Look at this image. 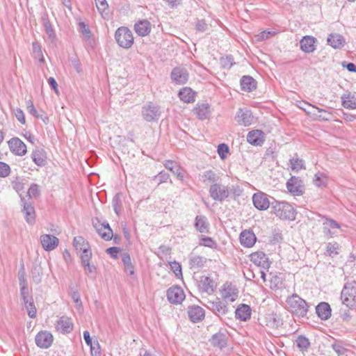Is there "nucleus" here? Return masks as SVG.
Masks as SVG:
<instances>
[{
	"instance_id": "nucleus-1",
	"label": "nucleus",
	"mask_w": 356,
	"mask_h": 356,
	"mask_svg": "<svg viewBox=\"0 0 356 356\" xmlns=\"http://www.w3.org/2000/svg\"><path fill=\"white\" fill-rule=\"evenodd\" d=\"M272 213L283 220H293L296 218V213L293 207L285 202L273 200L271 202Z\"/></svg>"
},
{
	"instance_id": "nucleus-2",
	"label": "nucleus",
	"mask_w": 356,
	"mask_h": 356,
	"mask_svg": "<svg viewBox=\"0 0 356 356\" xmlns=\"http://www.w3.org/2000/svg\"><path fill=\"white\" fill-rule=\"evenodd\" d=\"M289 310L294 315L304 317L307 315L309 306L307 302L297 294H293L286 300Z\"/></svg>"
},
{
	"instance_id": "nucleus-3",
	"label": "nucleus",
	"mask_w": 356,
	"mask_h": 356,
	"mask_svg": "<svg viewBox=\"0 0 356 356\" xmlns=\"http://www.w3.org/2000/svg\"><path fill=\"white\" fill-rule=\"evenodd\" d=\"M115 38L118 45L124 49H129L134 44L132 32L124 26H121L117 29Z\"/></svg>"
},
{
	"instance_id": "nucleus-4",
	"label": "nucleus",
	"mask_w": 356,
	"mask_h": 356,
	"mask_svg": "<svg viewBox=\"0 0 356 356\" xmlns=\"http://www.w3.org/2000/svg\"><path fill=\"white\" fill-rule=\"evenodd\" d=\"M209 192L213 200L222 202L229 196L230 188L228 186L222 184L219 181L210 186Z\"/></svg>"
},
{
	"instance_id": "nucleus-5",
	"label": "nucleus",
	"mask_w": 356,
	"mask_h": 356,
	"mask_svg": "<svg viewBox=\"0 0 356 356\" xmlns=\"http://www.w3.org/2000/svg\"><path fill=\"white\" fill-rule=\"evenodd\" d=\"M341 299L343 305L353 308L356 303V288L352 284H346L341 291Z\"/></svg>"
},
{
	"instance_id": "nucleus-6",
	"label": "nucleus",
	"mask_w": 356,
	"mask_h": 356,
	"mask_svg": "<svg viewBox=\"0 0 356 356\" xmlns=\"http://www.w3.org/2000/svg\"><path fill=\"white\" fill-rule=\"evenodd\" d=\"M323 232L325 236L332 238L337 236L341 230L340 225L332 218L323 216Z\"/></svg>"
},
{
	"instance_id": "nucleus-7",
	"label": "nucleus",
	"mask_w": 356,
	"mask_h": 356,
	"mask_svg": "<svg viewBox=\"0 0 356 356\" xmlns=\"http://www.w3.org/2000/svg\"><path fill=\"white\" fill-rule=\"evenodd\" d=\"M204 305L218 316L225 315L228 312V307L218 298L212 300H208Z\"/></svg>"
},
{
	"instance_id": "nucleus-8",
	"label": "nucleus",
	"mask_w": 356,
	"mask_h": 356,
	"mask_svg": "<svg viewBox=\"0 0 356 356\" xmlns=\"http://www.w3.org/2000/svg\"><path fill=\"white\" fill-rule=\"evenodd\" d=\"M161 111L159 107L152 103L145 105L142 109V115L147 122L157 120L160 117Z\"/></svg>"
},
{
	"instance_id": "nucleus-9",
	"label": "nucleus",
	"mask_w": 356,
	"mask_h": 356,
	"mask_svg": "<svg viewBox=\"0 0 356 356\" xmlns=\"http://www.w3.org/2000/svg\"><path fill=\"white\" fill-rule=\"evenodd\" d=\"M53 335L47 331H40L35 338L36 345L43 349L49 348L53 343Z\"/></svg>"
},
{
	"instance_id": "nucleus-10",
	"label": "nucleus",
	"mask_w": 356,
	"mask_h": 356,
	"mask_svg": "<svg viewBox=\"0 0 356 356\" xmlns=\"http://www.w3.org/2000/svg\"><path fill=\"white\" fill-rule=\"evenodd\" d=\"M93 226L97 232L105 241H108L113 238V233L109 224L106 222L101 223L99 221L93 222Z\"/></svg>"
},
{
	"instance_id": "nucleus-11",
	"label": "nucleus",
	"mask_w": 356,
	"mask_h": 356,
	"mask_svg": "<svg viewBox=\"0 0 356 356\" xmlns=\"http://www.w3.org/2000/svg\"><path fill=\"white\" fill-rule=\"evenodd\" d=\"M167 298L172 304H180L185 298V294L179 286L170 287L167 291Z\"/></svg>"
},
{
	"instance_id": "nucleus-12",
	"label": "nucleus",
	"mask_w": 356,
	"mask_h": 356,
	"mask_svg": "<svg viewBox=\"0 0 356 356\" xmlns=\"http://www.w3.org/2000/svg\"><path fill=\"white\" fill-rule=\"evenodd\" d=\"M238 294V289L231 283H226L223 285L221 291V296L223 300L234 302L237 299Z\"/></svg>"
},
{
	"instance_id": "nucleus-13",
	"label": "nucleus",
	"mask_w": 356,
	"mask_h": 356,
	"mask_svg": "<svg viewBox=\"0 0 356 356\" xmlns=\"http://www.w3.org/2000/svg\"><path fill=\"white\" fill-rule=\"evenodd\" d=\"M252 201L254 207L259 210H266L271 204L268 195L264 193H254Z\"/></svg>"
},
{
	"instance_id": "nucleus-14",
	"label": "nucleus",
	"mask_w": 356,
	"mask_h": 356,
	"mask_svg": "<svg viewBox=\"0 0 356 356\" xmlns=\"http://www.w3.org/2000/svg\"><path fill=\"white\" fill-rule=\"evenodd\" d=\"M250 261L255 265L264 269L269 268L270 263L266 254L263 252H256L250 254Z\"/></svg>"
},
{
	"instance_id": "nucleus-15",
	"label": "nucleus",
	"mask_w": 356,
	"mask_h": 356,
	"mask_svg": "<svg viewBox=\"0 0 356 356\" xmlns=\"http://www.w3.org/2000/svg\"><path fill=\"white\" fill-rule=\"evenodd\" d=\"M172 80L177 84H184L188 79V73L185 67H177L171 72Z\"/></svg>"
},
{
	"instance_id": "nucleus-16",
	"label": "nucleus",
	"mask_w": 356,
	"mask_h": 356,
	"mask_svg": "<svg viewBox=\"0 0 356 356\" xmlns=\"http://www.w3.org/2000/svg\"><path fill=\"white\" fill-rule=\"evenodd\" d=\"M289 191L294 195H300L303 193L304 187L301 179L296 177H291L286 183Z\"/></svg>"
},
{
	"instance_id": "nucleus-17",
	"label": "nucleus",
	"mask_w": 356,
	"mask_h": 356,
	"mask_svg": "<svg viewBox=\"0 0 356 356\" xmlns=\"http://www.w3.org/2000/svg\"><path fill=\"white\" fill-rule=\"evenodd\" d=\"M10 151L18 156L24 155L27 150L26 145L18 138H13L8 142Z\"/></svg>"
},
{
	"instance_id": "nucleus-18",
	"label": "nucleus",
	"mask_w": 356,
	"mask_h": 356,
	"mask_svg": "<svg viewBox=\"0 0 356 356\" xmlns=\"http://www.w3.org/2000/svg\"><path fill=\"white\" fill-rule=\"evenodd\" d=\"M40 241L43 248L47 251L55 249L58 245V238L50 234L42 235Z\"/></svg>"
},
{
	"instance_id": "nucleus-19",
	"label": "nucleus",
	"mask_w": 356,
	"mask_h": 356,
	"mask_svg": "<svg viewBox=\"0 0 356 356\" xmlns=\"http://www.w3.org/2000/svg\"><path fill=\"white\" fill-rule=\"evenodd\" d=\"M188 315L193 323L202 321L205 316V312L203 308L197 305H193L188 307Z\"/></svg>"
},
{
	"instance_id": "nucleus-20",
	"label": "nucleus",
	"mask_w": 356,
	"mask_h": 356,
	"mask_svg": "<svg viewBox=\"0 0 356 356\" xmlns=\"http://www.w3.org/2000/svg\"><path fill=\"white\" fill-rule=\"evenodd\" d=\"M247 140L251 145H261L264 141V134L260 130H252L248 134Z\"/></svg>"
},
{
	"instance_id": "nucleus-21",
	"label": "nucleus",
	"mask_w": 356,
	"mask_h": 356,
	"mask_svg": "<svg viewBox=\"0 0 356 356\" xmlns=\"http://www.w3.org/2000/svg\"><path fill=\"white\" fill-rule=\"evenodd\" d=\"M56 328L62 333H69L73 329V324L70 318L62 316L57 321Z\"/></svg>"
},
{
	"instance_id": "nucleus-22",
	"label": "nucleus",
	"mask_w": 356,
	"mask_h": 356,
	"mask_svg": "<svg viewBox=\"0 0 356 356\" xmlns=\"http://www.w3.org/2000/svg\"><path fill=\"white\" fill-rule=\"evenodd\" d=\"M256 239L254 234L250 230H245L240 234L241 243L247 248L253 246L256 242Z\"/></svg>"
},
{
	"instance_id": "nucleus-23",
	"label": "nucleus",
	"mask_w": 356,
	"mask_h": 356,
	"mask_svg": "<svg viewBox=\"0 0 356 356\" xmlns=\"http://www.w3.org/2000/svg\"><path fill=\"white\" fill-rule=\"evenodd\" d=\"M134 30L138 35L146 36L151 31V24L146 19L139 21L134 25Z\"/></svg>"
},
{
	"instance_id": "nucleus-24",
	"label": "nucleus",
	"mask_w": 356,
	"mask_h": 356,
	"mask_svg": "<svg viewBox=\"0 0 356 356\" xmlns=\"http://www.w3.org/2000/svg\"><path fill=\"white\" fill-rule=\"evenodd\" d=\"M316 38L313 36H304L300 42V49L306 53H312L315 50Z\"/></svg>"
},
{
	"instance_id": "nucleus-25",
	"label": "nucleus",
	"mask_w": 356,
	"mask_h": 356,
	"mask_svg": "<svg viewBox=\"0 0 356 356\" xmlns=\"http://www.w3.org/2000/svg\"><path fill=\"white\" fill-rule=\"evenodd\" d=\"M318 316L322 320H327L331 316V308L328 303L322 302L316 307Z\"/></svg>"
},
{
	"instance_id": "nucleus-26",
	"label": "nucleus",
	"mask_w": 356,
	"mask_h": 356,
	"mask_svg": "<svg viewBox=\"0 0 356 356\" xmlns=\"http://www.w3.org/2000/svg\"><path fill=\"white\" fill-rule=\"evenodd\" d=\"M200 286L202 291L211 294L216 289L214 281L209 277H202L200 282Z\"/></svg>"
},
{
	"instance_id": "nucleus-27",
	"label": "nucleus",
	"mask_w": 356,
	"mask_h": 356,
	"mask_svg": "<svg viewBox=\"0 0 356 356\" xmlns=\"http://www.w3.org/2000/svg\"><path fill=\"white\" fill-rule=\"evenodd\" d=\"M327 42L328 44L334 49H341L344 46V38L338 33H331L329 35Z\"/></svg>"
},
{
	"instance_id": "nucleus-28",
	"label": "nucleus",
	"mask_w": 356,
	"mask_h": 356,
	"mask_svg": "<svg viewBox=\"0 0 356 356\" xmlns=\"http://www.w3.org/2000/svg\"><path fill=\"white\" fill-rule=\"evenodd\" d=\"M304 104L306 106V107L300 106V108H302L303 111H305L307 114L312 115L316 116V118H321L323 120H329V118L327 116L322 115H317L314 112L316 110L319 113H323L325 114L330 115V113H327L325 110L319 108L315 106H313L310 104H307L305 102L304 103Z\"/></svg>"
},
{
	"instance_id": "nucleus-29",
	"label": "nucleus",
	"mask_w": 356,
	"mask_h": 356,
	"mask_svg": "<svg viewBox=\"0 0 356 356\" xmlns=\"http://www.w3.org/2000/svg\"><path fill=\"white\" fill-rule=\"evenodd\" d=\"M235 315L236 318L245 321L250 318L251 309L248 305L242 304L236 309Z\"/></svg>"
},
{
	"instance_id": "nucleus-30",
	"label": "nucleus",
	"mask_w": 356,
	"mask_h": 356,
	"mask_svg": "<svg viewBox=\"0 0 356 356\" xmlns=\"http://www.w3.org/2000/svg\"><path fill=\"white\" fill-rule=\"evenodd\" d=\"M241 89L246 92H251L256 89L257 81L250 76H243L241 79Z\"/></svg>"
},
{
	"instance_id": "nucleus-31",
	"label": "nucleus",
	"mask_w": 356,
	"mask_h": 356,
	"mask_svg": "<svg viewBox=\"0 0 356 356\" xmlns=\"http://www.w3.org/2000/svg\"><path fill=\"white\" fill-rule=\"evenodd\" d=\"M164 166L165 168L171 171L175 175H176L178 179L183 180L184 174L182 173V170L176 162L170 160L165 161L164 163Z\"/></svg>"
},
{
	"instance_id": "nucleus-32",
	"label": "nucleus",
	"mask_w": 356,
	"mask_h": 356,
	"mask_svg": "<svg viewBox=\"0 0 356 356\" xmlns=\"http://www.w3.org/2000/svg\"><path fill=\"white\" fill-rule=\"evenodd\" d=\"M195 227L201 233L209 232V224L207 218L204 216H197L195 218Z\"/></svg>"
},
{
	"instance_id": "nucleus-33",
	"label": "nucleus",
	"mask_w": 356,
	"mask_h": 356,
	"mask_svg": "<svg viewBox=\"0 0 356 356\" xmlns=\"http://www.w3.org/2000/svg\"><path fill=\"white\" fill-rule=\"evenodd\" d=\"M342 105L346 108L355 109L356 108V93H348L343 95L342 97Z\"/></svg>"
},
{
	"instance_id": "nucleus-34",
	"label": "nucleus",
	"mask_w": 356,
	"mask_h": 356,
	"mask_svg": "<svg viewBox=\"0 0 356 356\" xmlns=\"http://www.w3.org/2000/svg\"><path fill=\"white\" fill-rule=\"evenodd\" d=\"M194 112L199 119L205 120L209 118L210 113L209 106L207 104L197 105L194 108Z\"/></svg>"
},
{
	"instance_id": "nucleus-35",
	"label": "nucleus",
	"mask_w": 356,
	"mask_h": 356,
	"mask_svg": "<svg viewBox=\"0 0 356 356\" xmlns=\"http://www.w3.org/2000/svg\"><path fill=\"white\" fill-rule=\"evenodd\" d=\"M201 177L204 183L209 181L211 183V184L217 183L221 179L220 177L211 170L204 171L201 175Z\"/></svg>"
},
{
	"instance_id": "nucleus-36",
	"label": "nucleus",
	"mask_w": 356,
	"mask_h": 356,
	"mask_svg": "<svg viewBox=\"0 0 356 356\" xmlns=\"http://www.w3.org/2000/svg\"><path fill=\"white\" fill-rule=\"evenodd\" d=\"M79 31L82 33L88 44L91 47L93 44L94 40L92 38V33L87 24L83 22L79 23Z\"/></svg>"
},
{
	"instance_id": "nucleus-37",
	"label": "nucleus",
	"mask_w": 356,
	"mask_h": 356,
	"mask_svg": "<svg viewBox=\"0 0 356 356\" xmlns=\"http://www.w3.org/2000/svg\"><path fill=\"white\" fill-rule=\"evenodd\" d=\"M236 121L242 125L249 126L252 123V116L251 114L248 112H243L242 110H240L237 115L236 117Z\"/></svg>"
},
{
	"instance_id": "nucleus-38",
	"label": "nucleus",
	"mask_w": 356,
	"mask_h": 356,
	"mask_svg": "<svg viewBox=\"0 0 356 356\" xmlns=\"http://www.w3.org/2000/svg\"><path fill=\"white\" fill-rule=\"evenodd\" d=\"M31 157L34 163L38 166H43L46 163V156L42 149L33 151Z\"/></svg>"
},
{
	"instance_id": "nucleus-39",
	"label": "nucleus",
	"mask_w": 356,
	"mask_h": 356,
	"mask_svg": "<svg viewBox=\"0 0 356 356\" xmlns=\"http://www.w3.org/2000/svg\"><path fill=\"white\" fill-rule=\"evenodd\" d=\"M211 341L214 346L222 348L227 345V337L225 334L217 333L213 335Z\"/></svg>"
},
{
	"instance_id": "nucleus-40",
	"label": "nucleus",
	"mask_w": 356,
	"mask_h": 356,
	"mask_svg": "<svg viewBox=\"0 0 356 356\" xmlns=\"http://www.w3.org/2000/svg\"><path fill=\"white\" fill-rule=\"evenodd\" d=\"M179 97L181 100L186 103H190L195 101L194 92L189 88H184L179 92Z\"/></svg>"
},
{
	"instance_id": "nucleus-41",
	"label": "nucleus",
	"mask_w": 356,
	"mask_h": 356,
	"mask_svg": "<svg viewBox=\"0 0 356 356\" xmlns=\"http://www.w3.org/2000/svg\"><path fill=\"white\" fill-rule=\"evenodd\" d=\"M73 245L78 252H83L84 249H90V245L82 236L74 238Z\"/></svg>"
},
{
	"instance_id": "nucleus-42",
	"label": "nucleus",
	"mask_w": 356,
	"mask_h": 356,
	"mask_svg": "<svg viewBox=\"0 0 356 356\" xmlns=\"http://www.w3.org/2000/svg\"><path fill=\"white\" fill-rule=\"evenodd\" d=\"M23 213L25 215L26 220L28 223L32 224L35 220V210L34 208L28 203H24Z\"/></svg>"
},
{
	"instance_id": "nucleus-43",
	"label": "nucleus",
	"mask_w": 356,
	"mask_h": 356,
	"mask_svg": "<svg viewBox=\"0 0 356 356\" xmlns=\"http://www.w3.org/2000/svg\"><path fill=\"white\" fill-rule=\"evenodd\" d=\"M112 206L113 207L115 213L119 216L122 209V200L121 195L120 193H117L112 200Z\"/></svg>"
},
{
	"instance_id": "nucleus-44",
	"label": "nucleus",
	"mask_w": 356,
	"mask_h": 356,
	"mask_svg": "<svg viewBox=\"0 0 356 356\" xmlns=\"http://www.w3.org/2000/svg\"><path fill=\"white\" fill-rule=\"evenodd\" d=\"M297 346L302 351H307L310 346V342L307 338L304 336H299L296 339Z\"/></svg>"
},
{
	"instance_id": "nucleus-45",
	"label": "nucleus",
	"mask_w": 356,
	"mask_h": 356,
	"mask_svg": "<svg viewBox=\"0 0 356 356\" xmlns=\"http://www.w3.org/2000/svg\"><path fill=\"white\" fill-rule=\"evenodd\" d=\"M11 186L17 193H19L24 189V183L22 179H21L19 177H13L11 180Z\"/></svg>"
},
{
	"instance_id": "nucleus-46",
	"label": "nucleus",
	"mask_w": 356,
	"mask_h": 356,
	"mask_svg": "<svg viewBox=\"0 0 356 356\" xmlns=\"http://www.w3.org/2000/svg\"><path fill=\"white\" fill-rule=\"evenodd\" d=\"M33 54L35 58L38 59L40 62H44L41 47L37 42H33Z\"/></svg>"
},
{
	"instance_id": "nucleus-47",
	"label": "nucleus",
	"mask_w": 356,
	"mask_h": 356,
	"mask_svg": "<svg viewBox=\"0 0 356 356\" xmlns=\"http://www.w3.org/2000/svg\"><path fill=\"white\" fill-rule=\"evenodd\" d=\"M204 258L200 256L193 257L190 259V265L191 268H199L204 266Z\"/></svg>"
},
{
	"instance_id": "nucleus-48",
	"label": "nucleus",
	"mask_w": 356,
	"mask_h": 356,
	"mask_svg": "<svg viewBox=\"0 0 356 356\" xmlns=\"http://www.w3.org/2000/svg\"><path fill=\"white\" fill-rule=\"evenodd\" d=\"M95 1L97 8L100 14L102 15H103L104 13L108 15V5L107 1L106 0H95Z\"/></svg>"
},
{
	"instance_id": "nucleus-49",
	"label": "nucleus",
	"mask_w": 356,
	"mask_h": 356,
	"mask_svg": "<svg viewBox=\"0 0 356 356\" xmlns=\"http://www.w3.org/2000/svg\"><path fill=\"white\" fill-rule=\"evenodd\" d=\"M27 311L28 315L30 318H35L36 316V308L34 305L33 300L32 298H29V302L27 304H24Z\"/></svg>"
},
{
	"instance_id": "nucleus-50",
	"label": "nucleus",
	"mask_w": 356,
	"mask_h": 356,
	"mask_svg": "<svg viewBox=\"0 0 356 356\" xmlns=\"http://www.w3.org/2000/svg\"><path fill=\"white\" fill-rule=\"evenodd\" d=\"M200 245L211 248L216 247V243L211 238L207 236L201 238Z\"/></svg>"
},
{
	"instance_id": "nucleus-51",
	"label": "nucleus",
	"mask_w": 356,
	"mask_h": 356,
	"mask_svg": "<svg viewBox=\"0 0 356 356\" xmlns=\"http://www.w3.org/2000/svg\"><path fill=\"white\" fill-rule=\"evenodd\" d=\"M81 264H85L88 263H90V261L92 257V252L90 249H84V251L81 252Z\"/></svg>"
},
{
	"instance_id": "nucleus-52",
	"label": "nucleus",
	"mask_w": 356,
	"mask_h": 356,
	"mask_svg": "<svg viewBox=\"0 0 356 356\" xmlns=\"http://www.w3.org/2000/svg\"><path fill=\"white\" fill-rule=\"evenodd\" d=\"M44 26L45 29V32L49 36V39L51 42H54L56 39V34L54 33V31L53 30L51 25L49 24V22H46L44 24Z\"/></svg>"
},
{
	"instance_id": "nucleus-53",
	"label": "nucleus",
	"mask_w": 356,
	"mask_h": 356,
	"mask_svg": "<svg viewBox=\"0 0 356 356\" xmlns=\"http://www.w3.org/2000/svg\"><path fill=\"white\" fill-rule=\"evenodd\" d=\"M291 167L293 170L298 171L303 168V161L299 159H290Z\"/></svg>"
},
{
	"instance_id": "nucleus-54",
	"label": "nucleus",
	"mask_w": 356,
	"mask_h": 356,
	"mask_svg": "<svg viewBox=\"0 0 356 356\" xmlns=\"http://www.w3.org/2000/svg\"><path fill=\"white\" fill-rule=\"evenodd\" d=\"M10 173V166L7 163L0 161V177H6Z\"/></svg>"
},
{
	"instance_id": "nucleus-55",
	"label": "nucleus",
	"mask_w": 356,
	"mask_h": 356,
	"mask_svg": "<svg viewBox=\"0 0 356 356\" xmlns=\"http://www.w3.org/2000/svg\"><path fill=\"white\" fill-rule=\"evenodd\" d=\"M339 248V245L337 243H329L327 245V252L329 256L336 255L338 254V249Z\"/></svg>"
},
{
	"instance_id": "nucleus-56",
	"label": "nucleus",
	"mask_w": 356,
	"mask_h": 356,
	"mask_svg": "<svg viewBox=\"0 0 356 356\" xmlns=\"http://www.w3.org/2000/svg\"><path fill=\"white\" fill-rule=\"evenodd\" d=\"M275 32L264 31L256 35L257 41H263L268 39L270 36L274 35Z\"/></svg>"
},
{
	"instance_id": "nucleus-57",
	"label": "nucleus",
	"mask_w": 356,
	"mask_h": 356,
	"mask_svg": "<svg viewBox=\"0 0 356 356\" xmlns=\"http://www.w3.org/2000/svg\"><path fill=\"white\" fill-rule=\"evenodd\" d=\"M18 280L19 286L21 285H27V280L26 278V273L24 268V265H22L21 269L18 272Z\"/></svg>"
},
{
	"instance_id": "nucleus-58",
	"label": "nucleus",
	"mask_w": 356,
	"mask_h": 356,
	"mask_svg": "<svg viewBox=\"0 0 356 356\" xmlns=\"http://www.w3.org/2000/svg\"><path fill=\"white\" fill-rule=\"evenodd\" d=\"M229 152V147L227 145L222 143L218 147V153L221 159H225Z\"/></svg>"
},
{
	"instance_id": "nucleus-59",
	"label": "nucleus",
	"mask_w": 356,
	"mask_h": 356,
	"mask_svg": "<svg viewBox=\"0 0 356 356\" xmlns=\"http://www.w3.org/2000/svg\"><path fill=\"white\" fill-rule=\"evenodd\" d=\"M220 64L224 68L230 69L233 65V58L229 56L222 57L220 59Z\"/></svg>"
},
{
	"instance_id": "nucleus-60",
	"label": "nucleus",
	"mask_w": 356,
	"mask_h": 356,
	"mask_svg": "<svg viewBox=\"0 0 356 356\" xmlns=\"http://www.w3.org/2000/svg\"><path fill=\"white\" fill-rule=\"evenodd\" d=\"M20 294L24 300V304H27L29 302V290H28V284L27 285H21L20 286Z\"/></svg>"
},
{
	"instance_id": "nucleus-61",
	"label": "nucleus",
	"mask_w": 356,
	"mask_h": 356,
	"mask_svg": "<svg viewBox=\"0 0 356 356\" xmlns=\"http://www.w3.org/2000/svg\"><path fill=\"white\" fill-rule=\"evenodd\" d=\"M32 279L33 281L38 284L42 280V274L40 273V269L35 268L32 271Z\"/></svg>"
},
{
	"instance_id": "nucleus-62",
	"label": "nucleus",
	"mask_w": 356,
	"mask_h": 356,
	"mask_svg": "<svg viewBox=\"0 0 356 356\" xmlns=\"http://www.w3.org/2000/svg\"><path fill=\"white\" fill-rule=\"evenodd\" d=\"M208 26L204 19H198L195 24V29L197 31L204 32L207 30Z\"/></svg>"
},
{
	"instance_id": "nucleus-63",
	"label": "nucleus",
	"mask_w": 356,
	"mask_h": 356,
	"mask_svg": "<svg viewBox=\"0 0 356 356\" xmlns=\"http://www.w3.org/2000/svg\"><path fill=\"white\" fill-rule=\"evenodd\" d=\"M26 108L30 114H31L34 117L39 118V115H38V111L35 108L33 103L31 100H29L26 102Z\"/></svg>"
},
{
	"instance_id": "nucleus-64",
	"label": "nucleus",
	"mask_w": 356,
	"mask_h": 356,
	"mask_svg": "<svg viewBox=\"0 0 356 356\" xmlns=\"http://www.w3.org/2000/svg\"><path fill=\"white\" fill-rule=\"evenodd\" d=\"M39 193H40L39 186H38V185L35 184H32L28 191V194L31 197L38 196L39 195Z\"/></svg>"
}]
</instances>
